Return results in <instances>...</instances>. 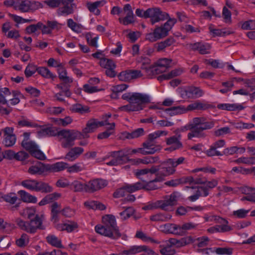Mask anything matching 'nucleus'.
<instances>
[{"label":"nucleus","mask_w":255,"mask_h":255,"mask_svg":"<svg viewBox=\"0 0 255 255\" xmlns=\"http://www.w3.org/2000/svg\"><path fill=\"white\" fill-rule=\"evenodd\" d=\"M242 192L246 195L242 200H247L248 201L255 203V188L249 187H244L241 189Z\"/></svg>","instance_id":"nucleus-26"},{"label":"nucleus","mask_w":255,"mask_h":255,"mask_svg":"<svg viewBox=\"0 0 255 255\" xmlns=\"http://www.w3.org/2000/svg\"><path fill=\"white\" fill-rule=\"evenodd\" d=\"M106 3L104 0H98L93 2H88L86 5L89 10L93 13L96 15H99L100 14V10L99 8L103 6Z\"/></svg>","instance_id":"nucleus-25"},{"label":"nucleus","mask_w":255,"mask_h":255,"mask_svg":"<svg viewBox=\"0 0 255 255\" xmlns=\"http://www.w3.org/2000/svg\"><path fill=\"white\" fill-rule=\"evenodd\" d=\"M156 152L155 148H149L143 143V147L130 150L129 148H124L119 151H114L108 153L104 159L112 157L111 161L107 163L110 166H116L122 164L128 160V155L132 153H140L143 155L154 154Z\"/></svg>","instance_id":"nucleus-1"},{"label":"nucleus","mask_w":255,"mask_h":255,"mask_svg":"<svg viewBox=\"0 0 255 255\" xmlns=\"http://www.w3.org/2000/svg\"><path fill=\"white\" fill-rule=\"evenodd\" d=\"M38 71V68L33 64H29L25 68L24 73L26 77H29Z\"/></svg>","instance_id":"nucleus-63"},{"label":"nucleus","mask_w":255,"mask_h":255,"mask_svg":"<svg viewBox=\"0 0 255 255\" xmlns=\"http://www.w3.org/2000/svg\"><path fill=\"white\" fill-rule=\"evenodd\" d=\"M193 241L192 237L191 236L182 238L179 240L175 238H170L168 240V243H170L172 246L178 248L191 244Z\"/></svg>","instance_id":"nucleus-18"},{"label":"nucleus","mask_w":255,"mask_h":255,"mask_svg":"<svg viewBox=\"0 0 255 255\" xmlns=\"http://www.w3.org/2000/svg\"><path fill=\"white\" fill-rule=\"evenodd\" d=\"M166 130H156L148 134L147 140L144 142V145L147 146L149 148H155L156 152L160 149L159 145H155L154 141L161 136L167 135Z\"/></svg>","instance_id":"nucleus-11"},{"label":"nucleus","mask_w":255,"mask_h":255,"mask_svg":"<svg viewBox=\"0 0 255 255\" xmlns=\"http://www.w3.org/2000/svg\"><path fill=\"white\" fill-rule=\"evenodd\" d=\"M122 99L128 102L127 105L122 106L120 109L125 112H136L142 110L144 105L149 103L150 96L147 94L139 92H128L122 95Z\"/></svg>","instance_id":"nucleus-3"},{"label":"nucleus","mask_w":255,"mask_h":255,"mask_svg":"<svg viewBox=\"0 0 255 255\" xmlns=\"http://www.w3.org/2000/svg\"><path fill=\"white\" fill-rule=\"evenodd\" d=\"M138 62L140 64V68L144 70L146 73L147 74V70H148L151 67L150 66V59L147 57H141L139 59Z\"/></svg>","instance_id":"nucleus-54"},{"label":"nucleus","mask_w":255,"mask_h":255,"mask_svg":"<svg viewBox=\"0 0 255 255\" xmlns=\"http://www.w3.org/2000/svg\"><path fill=\"white\" fill-rule=\"evenodd\" d=\"M20 184L23 187L30 191L47 193L53 190L52 187L48 184L35 179L24 180Z\"/></svg>","instance_id":"nucleus-6"},{"label":"nucleus","mask_w":255,"mask_h":255,"mask_svg":"<svg viewBox=\"0 0 255 255\" xmlns=\"http://www.w3.org/2000/svg\"><path fill=\"white\" fill-rule=\"evenodd\" d=\"M67 26L72 30L77 33L81 32L83 29V26L81 24L77 23L71 18L67 19Z\"/></svg>","instance_id":"nucleus-51"},{"label":"nucleus","mask_w":255,"mask_h":255,"mask_svg":"<svg viewBox=\"0 0 255 255\" xmlns=\"http://www.w3.org/2000/svg\"><path fill=\"white\" fill-rule=\"evenodd\" d=\"M100 66L106 69V74L110 77H114L117 75L115 71L116 65L114 61L111 59L103 58L100 60Z\"/></svg>","instance_id":"nucleus-12"},{"label":"nucleus","mask_w":255,"mask_h":255,"mask_svg":"<svg viewBox=\"0 0 255 255\" xmlns=\"http://www.w3.org/2000/svg\"><path fill=\"white\" fill-rule=\"evenodd\" d=\"M84 205L88 209L93 210L98 209L100 210H104L106 209V206L104 204L95 201L85 202Z\"/></svg>","instance_id":"nucleus-43"},{"label":"nucleus","mask_w":255,"mask_h":255,"mask_svg":"<svg viewBox=\"0 0 255 255\" xmlns=\"http://www.w3.org/2000/svg\"><path fill=\"white\" fill-rule=\"evenodd\" d=\"M43 216L41 217L36 215L34 218L29 219V222L23 221L20 218L15 219V223L21 230L30 234H34L38 229L44 230L45 227L42 225Z\"/></svg>","instance_id":"nucleus-5"},{"label":"nucleus","mask_w":255,"mask_h":255,"mask_svg":"<svg viewBox=\"0 0 255 255\" xmlns=\"http://www.w3.org/2000/svg\"><path fill=\"white\" fill-rule=\"evenodd\" d=\"M205 120V119L203 117H196L193 118V123L191 125V127L190 128L191 131L192 130H195L196 128H200L202 124H204L203 122Z\"/></svg>","instance_id":"nucleus-60"},{"label":"nucleus","mask_w":255,"mask_h":255,"mask_svg":"<svg viewBox=\"0 0 255 255\" xmlns=\"http://www.w3.org/2000/svg\"><path fill=\"white\" fill-rule=\"evenodd\" d=\"M68 164L64 162H58L52 164H47V171L49 172H58L67 168Z\"/></svg>","instance_id":"nucleus-27"},{"label":"nucleus","mask_w":255,"mask_h":255,"mask_svg":"<svg viewBox=\"0 0 255 255\" xmlns=\"http://www.w3.org/2000/svg\"><path fill=\"white\" fill-rule=\"evenodd\" d=\"M102 220L104 225L109 226L113 229H119L114 216L112 215H107L103 217Z\"/></svg>","instance_id":"nucleus-37"},{"label":"nucleus","mask_w":255,"mask_h":255,"mask_svg":"<svg viewBox=\"0 0 255 255\" xmlns=\"http://www.w3.org/2000/svg\"><path fill=\"white\" fill-rule=\"evenodd\" d=\"M144 134V129L142 128H138L131 132H128L126 137L128 139L137 138Z\"/></svg>","instance_id":"nucleus-56"},{"label":"nucleus","mask_w":255,"mask_h":255,"mask_svg":"<svg viewBox=\"0 0 255 255\" xmlns=\"http://www.w3.org/2000/svg\"><path fill=\"white\" fill-rule=\"evenodd\" d=\"M78 225L76 222L68 221L66 223L58 225V229L61 231H66L67 232H72L77 228Z\"/></svg>","instance_id":"nucleus-36"},{"label":"nucleus","mask_w":255,"mask_h":255,"mask_svg":"<svg viewBox=\"0 0 255 255\" xmlns=\"http://www.w3.org/2000/svg\"><path fill=\"white\" fill-rule=\"evenodd\" d=\"M175 42V40L173 38L170 37L163 41H161L158 43L157 47V51L159 52L163 50L166 47L172 45Z\"/></svg>","instance_id":"nucleus-49"},{"label":"nucleus","mask_w":255,"mask_h":255,"mask_svg":"<svg viewBox=\"0 0 255 255\" xmlns=\"http://www.w3.org/2000/svg\"><path fill=\"white\" fill-rule=\"evenodd\" d=\"M196 191L197 192L196 195H191L188 197V199L191 202L195 201L201 196L207 197L209 194L208 187L205 186H199V188H196Z\"/></svg>","instance_id":"nucleus-31"},{"label":"nucleus","mask_w":255,"mask_h":255,"mask_svg":"<svg viewBox=\"0 0 255 255\" xmlns=\"http://www.w3.org/2000/svg\"><path fill=\"white\" fill-rule=\"evenodd\" d=\"M18 194L20 196L21 200L24 202L32 203L37 202V198L35 196L30 194L24 190L19 191Z\"/></svg>","instance_id":"nucleus-33"},{"label":"nucleus","mask_w":255,"mask_h":255,"mask_svg":"<svg viewBox=\"0 0 255 255\" xmlns=\"http://www.w3.org/2000/svg\"><path fill=\"white\" fill-rule=\"evenodd\" d=\"M46 240L47 242L52 247L59 249L64 248L61 239L54 235H48L46 237Z\"/></svg>","instance_id":"nucleus-32"},{"label":"nucleus","mask_w":255,"mask_h":255,"mask_svg":"<svg viewBox=\"0 0 255 255\" xmlns=\"http://www.w3.org/2000/svg\"><path fill=\"white\" fill-rule=\"evenodd\" d=\"M46 172H48L47 164L39 161L31 166L28 170V172L31 175H41Z\"/></svg>","instance_id":"nucleus-19"},{"label":"nucleus","mask_w":255,"mask_h":255,"mask_svg":"<svg viewBox=\"0 0 255 255\" xmlns=\"http://www.w3.org/2000/svg\"><path fill=\"white\" fill-rule=\"evenodd\" d=\"M160 253L162 255H173L175 254V250L172 248V245L168 243V240L164 241L159 246Z\"/></svg>","instance_id":"nucleus-28"},{"label":"nucleus","mask_w":255,"mask_h":255,"mask_svg":"<svg viewBox=\"0 0 255 255\" xmlns=\"http://www.w3.org/2000/svg\"><path fill=\"white\" fill-rule=\"evenodd\" d=\"M16 153L13 150L8 149L5 150L1 153H0V162L4 158L11 160L15 159Z\"/></svg>","instance_id":"nucleus-55"},{"label":"nucleus","mask_w":255,"mask_h":255,"mask_svg":"<svg viewBox=\"0 0 255 255\" xmlns=\"http://www.w3.org/2000/svg\"><path fill=\"white\" fill-rule=\"evenodd\" d=\"M69 88L70 87L63 83L57 84L55 87V89L60 90V91L63 92L65 96L68 97H70L71 95V92H70Z\"/></svg>","instance_id":"nucleus-61"},{"label":"nucleus","mask_w":255,"mask_h":255,"mask_svg":"<svg viewBox=\"0 0 255 255\" xmlns=\"http://www.w3.org/2000/svg\"><path fill=\"white\" fill-rule=\"evenodd\" d=\"M125 186L128 193H132L142 189L143 188L142 183L140 182H137L131 184H127Z\"/></svg>","instance_id":"nucleus-53"},{"label":"nucleus","mask_w":255,"mask_h":255,"mask_svg":"<svg viewBox=\"0 0 255 255\" xmlns=\"http://www.w3.org/2000/svg\"><path fill=\"white\" fill-rule=\"evenodd\" d=\"M203 123L200 128H196L195 130H192L188 133L187 137L189 139H192L193 137L205 138L207 134L203 131L210 129L215 126L214 121H206L205 119Z\"/></svg>","instance_id":"nucleus-7"},{"label":"nucleus","mask_w":255,"mask_h":255,"mask_svg":"<svg viewBox=\"0 0 255 255\" xmlns=\"http://www.w3.org/2000/svg\"><path fill=\"white\" fill-rule=\"evenodd\" d=\"M181 136L180 134L173 135L166 139V144L170 145V148L172 150H175L183 147L181 142Z\"/></svg>","instance_id":"nucleus-21"},{"label":"nucleus","mask_w":255,"mask_h":255,"mask_svg":"<svg viewBox=\"0 0 255 255\" xmlns=\"http://www.w3.org/2000/svg\"><path fill=\"white\" fill-rule=\"evenodd\" d=\"M189 48L193 51H198L201 54L210 53L211 45L208 43L196 42L189 45Z\"/></svg>","instance_id":"nucleus-22"},{"label":"nucleus","mask_w":255,"mask_h":255,"mask_svg":"<svg viewBox=\"0 0 255 255\" xmlns=\"http://www.w3.org/2000/svg\"><path fill=\"white\" fill-rule=\"evenodd\" d=\"M4 139L3 143L6 147L13 145L16 141V137L13 133V128L11 127H6L3 129Z\"/></svg>","instance_id":"nucleus-15"},{"label":"nucleus","mask_w":255,"mask_h":255,"mask_svg":"<svg viewBox=\"0 0 255 255\" xmlns=\"http://www.w3.org/2000/svg\"><path fill=\"white\" fill-rule=\"evenodd\" d=\"M84 151V148L81 147H73L66 153L64 158L70 162L74 161L83 153Z\"/></svg>","instance_id":"nucleus-23"},{"label":"nucleus","mask_w":255,"mask_h":255,"mask_svg":"<svg viewBox=\"0 0 255 255\" xmlns=\"http://www.w3.org/2000/svg\"><path fill=\"white\" fill-rule=\"evenodd\" d=\"M35 209L34 208H26L20 213L22 216H27L29 219H33L35 216Z\"/></svg>","instance_id":"nucleus-64"},{"label":"nucleus","mask_w":255,"mask_h":255,"mask_svg":"<svg viewBox=\"0 0 255 255\" xmlns=\"http://www.w3.org/2000/svg\"><path fill=\"white\" fill-rule=\"evenodd\" d=\"M172 216L168 213H159L151 215L150 220L153 222H167L171 219Z\"/></svg>","instance_id":"nucleus-34"},{"label":"nucleus","mask_w":255,"mask_h":255,"mask_svg":"<svg viewBox=\"0 0 255 255\" xmlns=\"http://www.w3.org/2000/svg\"><path fill=\"white\" fill-rule=\"evenodd\" d=\"M123 10L126 13V16L124 18L120 17L119 18V22L125 25L133 23L134 15L131 5L129 4H125Z\"/></svg>","instance_id":"nucleus-16"},{"label":"nucleus","mask_w":255,"mask_h":255,"mask_svg":"<svg viewBox=\"0 0 255 255\" xmlns=\"http://www.w3.org/2000/svg\"><path fill=\"white\" fill-rule=\"evenodd\" d=\"M204 91L199 87L190 86L184 88L180 92V95L184 99H196L202 97Z\"/></svg>","instance_id":"nucleus-10"},{"label":"nucleus","mask_w":255,"mask_h":255,"mask_svg":"<svg viewBox=\"0 0 255 255\" xmlns=\"http://www.w3.org/2000/svg\"><path fill=\"white\" fill-rule=\"evenodd\" d=\"M63 6L57 9V13L59 15L67 16L74 12L75 4H63Z\"/></svg>","instance_id":"nucleus-39"},{"label":"nucleus","mask_w":255,"mask_h":255,"mask_svg":"<svg viewBox=\"0 0 255 255\" xmlns=\"http://www.w3.org/2000/svg\"><path fill=\"white\" fill-rule=\"evenodd\" d=\"M37 72L43 77L46 79L54 80L56 75L53 74L47 68L45 67H38Z\"/></svg>","instance_id":"nucleus-42"},{"label":"nucleus","mask_w":255,"mask_h":255,"mask_svg":"<svg viewBox=\"0 0 255 255\" xmlns=\"http://www.w3.org/2000/svg\"><path fill=\"white\" fill-rule=\"evenodd\" d=\"M171 62V59L163 58L159 59L156 63L158 65V66L160 67L165 71L167 69L170 67Z\"/></svg>","instance_id":"nucleus-57"},{"label":"nucleus","mask_w":255,"mask_h":255,"mask_svg":"<svg viewBox=\"0 0 255 255\" xmlns=\"http://www.w3.org/2000/svg\"><path fill=\"white\" fill-rule=\"evenodd\" d=\"M195 182L197 184H205V186L208 187V189H212L216 187L218 184V181L216 179H212L211 181H207L206 178H197Z\"/></svg>","instance_id":"nucleus-40"},{"label":"nucleus","mask_w":255,"mask_h":255,"mask_svg":"<svg viewBox=\"0 0 255 255\" xmlns=\"http://www.w3.org/2000/svg\"><path fill=\"white\" fill-rule=\"evenodd\" d=\"M38 133L43 135H57L59 137L61 146L64 148H70L74 145L76 139L83 138L82 132L75 129H62L56 133L51 128H47L41 129Z\"/></svg>","instance_id":"nucleus-2"},{"label":"nucleus","mask_w":255,"mask_h":255,"mask_svg":"<svg viewBox=\"0 0 255 255\" xmlns=\"http://www.w3.org/2000/svg\"><path fill=\"white\" fill-rule=\"evenodd\" d=\"M196 227V224L191 222H187L182 225H178L179 235H183L185 234L188 231L195 229Z\"/></svg>","instance_id":"nucleus-38"},{"label":"nucleus","mask_w":255,"mask_h":255,"mask_svg":"<svg viewBox=\"0 0 255 255\" xmlns=\"http://www.w3.org/2000/svg\"><path fill=\"white\" fill-rule=\"evenodd\" d=\"M29 241L28 236L25 233H23L19 238L16 240L15 244L19 248H23L28 244Z\"/></svg>","instance_id":"nucleus-48"},{"label":"nucleus","mask_w":255,"mask_h":255,"mask_svg":"<svg viewBox=\"0 0 255 255\" xmlns=\"http://www.w3.org/2000/svg\"><path fill=\"white\" fill-rule=\"evenodd\" d=\"M164 111L167 115L170 116L186 113L185 107L183 105L173 106L165 109Z\"/></svg>","instance_id":"nucleus-30"},{"label":"nucleus","mask_w":255,"mask_h":255,"mask_svg":"<svg viewBox=\"0 0 255 255\" xmlns=\"http://www.w3.org/2000/svg\"><path fill=\"white\" fill-rule=\"evenodd\" d=\"M1 199L10 204H14L16 202L17 197L14 193H10L6 195L2 194Z\"/></svg>","instance_id":"nucleus-58"},{"label":"nucleus","mask_w":255,"mask_h":255,"mask_svg":"<svg viewBox=\"0 0 255 255\" xmlns=\"http://www.w3.org/2000/svg\"><path fill=\"white\" fill-rule=\"evenodd\" d=\"M70 110L72 112L77 113L81 115L89 113L90 108L87 106L80 104H75L72 105L70 108Z\"/></svg>","instance_id":"nucleus-35"},{"label":"nucleus","mask_w":255,"mask_h":255,"mask_svg":"<svg viewBox=\"0 0 255 255\" xmlns=\"http://www.w3.org/2000/svg\"><path fill=\"white\" fill-rule=\"evenodd\" d=\"M123 208H124V210L120 213L121 219L123 220H126L130 218L135 212V210L133 207H124Z\"/></svg>","instance_id":"nucleus-52"},{"label":"nucleus","mask_w":255,"mask_h":255,"mask_svg":"<svg viewBox=\"0 0 255 255\" xmlns=\"http://www.w3.org/2000/svg\"><path fill=\"white\" fill-rule=\"evenodd\" d=\"M117 115H115L113 117L110 113H107L102 116V121H100V126L103 127L104 126L110 125V127H106V129L109 130H115L116 124L112 120L113 119H115Z\"/></svg>","instance_id":"nucleus-20"},{"label":"nucleus","mask_w":255,"mask_h":255,"mask_svg":"<svg viewBox=\"0 0 255 255\" xmlns=\"http://www.w3.org/2000/svg\"><path fill=\"white\" fill-rule=\"evenodd\" d=\"M106 180L101 179H96L90 180L87 183V192L93 193L99 190L107 185Z\"/></svg>","instance_id":"nucleus-14"},{"label":"nucleus","mask_w":255,"mask_h":255,"mask_svg":"<svg viewBox=\"0 0 255 255\" xmlns=\"http://www.w3.org/2000/svg\"><path fill=\"white\" fill-rule=\"evenodd\" d=\"M99 127H101L100 126V121L94 119L88 121L86 124V127L82 130V137H88V133L94 132Z\"/></svg>","instance_id":"nucleus-17"},{"label":"nucleus","mask_w":255,"mask_h":255,"mask_svg":"<svg viewBox=\"0 0 255 255\" xmlns=\"http://www.w3.org/2000/svg\"><path fill=\"white\" fill-rule=\"evenodd\" d=\"M165 71L162 69L156 63L154 66H151L148 70H147V75L150 78L153 76L162 73Z\"/></svg>","instance_id":"nucleus-50"},{"label":"nucleus","mask_w":255,"mask_h":255,"mask_svg":"<svg viewBox=\"0 0 255 255\" xmlns=\"http://www.w3.org/2000/svg\"><path fill=\"white\" fill-rule=\"evenodd\" d=\"M186 162V158L180 156L178 158H169L158 166V173L156 174L155 180L162 182L166 176L173 174L175 168Z\"/></svg>","instance_id":"nucleus-4"},{"label":"nucleus","mask_w":255,"mask_h":255,"mask_svg":"<svg viewBox=\"0 0 255 255\" xmlns=\"http://www.w3.org/2000/svg\"><path fill=\"white\" fill-rule=\"evenodd\" d=\"M150 18L152 24L159 22L160 20L167 19L169 15L164 12H162L158 7L149 8L145 10V18Z\"/></svg>","instance_id":"nucleus-8"},{"label":"nucleus","mask_w":255,"mask_h":255,"mask_svg":"<svg viewBox=\"0 0 255 255\" xmlns=\"http://www.w3.org/2000/svg\"><path fill=\"white\" fill-rule=\"evenodd\" d=\"M160 230L166 234H172L179 235L178 225L167 223L160 226Z\"/></svg>","instance_id":"nucleus-29"},{"label":"nucleus","mask_w":255,"mask_h":255,"mask_svg":"<svg viewBox=\"0 0 255 255\" xmlns=\"http://www.w3.org/2000/svg\"><path fill=\"white\" fill-rule=\"evenodd\" d=\"M41 27H42V23L39 22L36 24L29 25L26 28L25 30L27 33L30 34L35 33L38 30H39Z\"/></svg>","instance_id":"nucleus-62"},{"label":"nucleus","mask_w":255,"mask_h":255,"mask_svg":"<svg viewBox=\"0 0 255 255\" xmlns=\"http://www.w3.org/2000/svg\"><path fill=\"white\" fill-rule=\"evenodd\" d=\"M178 197V193L173 192L170 195L166 197L163 200H158V208L163 210H167L168 207L176 204Z\"/></svg>","instance_id":"nucleus-13"},{"label":"nucleus","mask_w":255,"mask_h":255,"mask_svg":"<svg viewBox=\"0 0 255 255\" xmlns=\"http://www.w3.org/2000/svg\"><path fill=\"white\" fill-rule=\"evenodd\" d=\"M29 0H17L15 10L22 12H29Z\"/></svg>","instance_id":"nucleus-45"},{"label":"nucleus","mask_w":255,"mask_h":255,"mask_svg":"<svg viewBox=\"0 0 255 255\" xmlns=\"http://www.w3.org/2000/svg\"><path fill=\"white\" fill-rule=\"evenodd\" d=\"M193 241L191 244H193L194 246H197L199 248L205 247L208 246L209 241V238L206 236L194 238L192 237Z\"/></svg>","instance_id":"nucleus-44"},{"label":"nucleus","mask_w":255,"mask_h":255,"mask_svg":"<svg viewBox=\"0 0 255 255\" xmlns=\"http://www.w3.org/2000/svg\"><path fill=\"white\" fill-rule=\"evenodd\" d=\"M156 182H159L158 181L155 180V178L146 183H142V189L146 190H153L158 188V186L155 184Z\"/></svg>","instance_id":"nucleus-59"},{"label":"nucleus","mask_w":255,"mask_h":255,"mask_svg":"<svg viewBox=\"0 0 255 255\" xmlns=\"http://www.w3.org/2000/svg\"><path fill=\"white\" fill-rule=\"evenodd\" d=\"M96 232L102 235L108 237L112 239H117L121 236L119 229H112L106 225H97L95 227Z\"/></svg>","instance_id":"nucleus-9"},{"label":"nucleus","mask_w":255,"mask_h":255,"mask_svg":"<svg viewBox=\"0 0 255 255\" xmlns=\"http://www.w3.org/2000/svg\"><path fill=\"white\" fill-rule=\"evenodd\" d=\"M145 249V246H133L128 249L123 251L122 254L126 255H134L143 252Z\"/></svg>","instance_id":"nucleus-41"},{"label":"nucleus","mask_w":255,"mask_h":255,"mask_svg":"<svg viewBox=\"0 0 255 255\" xmlns=\"http://www.w3.org/2000/svg\"><path fill=\"white\" fill-rule=\"evenodd\" d=\"M210 107V105L207 103L196 101L185 107L186 113L194 110H206Z\"/></svg>","instance_id":"nucleus-24"},{"label":"nucleus","mask_w":255,"mask_h":255,"mask_svg":"<svg viewBox=\"0 0 255 255\" xmlns=\"http://www.w3.org/2000/svg\"><path fill=\"white\" fill-rule=\"evenodd\" d=\"M21 145L24 149L28 151L30 154L38 147L34 142L27 140H23L21 142Z\"/></svg>","instance_id":"nucleus-46"},{"label":"nucleus","mask_w":255,"mask_h":255,"mask_svg":"<svg viewBox=\"0 0 255 255\" xmlns=\"http://www.w3.org/2000/svg\"><path fill=\"white\" fill-rule=\"evenodd\" d=\"M72 188L75 192H86L87 183H83L78 180L74 181L71 184Z\"/></svg>","instance_id":"nucleus-47"}]
</instances>
